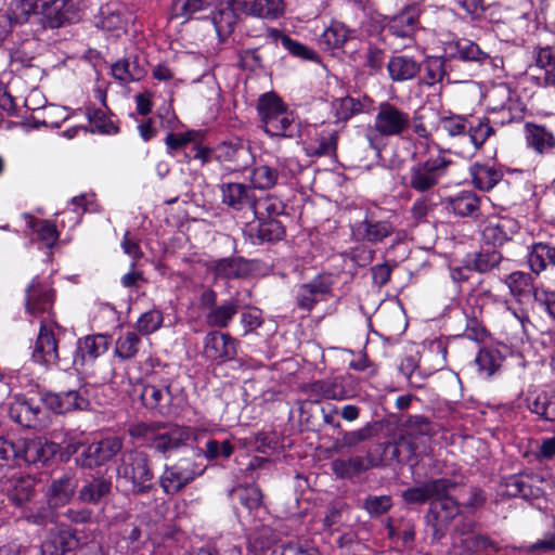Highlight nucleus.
Wrapping results in <instances>:
<instances>
[{
  "label": "nucleus",
  "mask_w": 555,
  "mask_h": 555,
  "mask_svg": "<svg viewBox=\"0 0 555 555\" xmlns=\"http://www.w3.org/2000/svg\"><path fill=\"white\" fill-rule=\"evenodd\" d=\"M545 482L541 474H516L508 476L502 483V493L509 498L534 501L544 498L545 491L540 487Z\"/></svg>",
  "instance_id": "nucleus-11"
},
{
  "label": "nucleus",
  "mask_w": 555,
  "mask_h": 555,
  "mask_svg": "<svg viewBox=\"0 0 555 555\" xmlns=\"http://www.w3.org/2000/svg\"><path fill=\"white\" fill-rule=\"evenodd\" d=\"M449 208L460 217L477 218L480 215V198L468 190H464L448 198Z\"/></svg>",
  "instance_id": "nucleus-35"
},
{
  "label": "nucleus",
  "mask_w": 555,
  "mask_h": 555,
  "mask_svg": "<svg viewBox=\"0 0 555 555\" xmlns=\"http://www.w3.org/2000/svg\"><path fill=\"white\" fill-rule=\"evenodd\" d=\"M34 485L30 477L13 476L8 480L5 487L9 500L15 505L28 502L34 495Z\"/></svg>",
  "instance_id": "nucleus-41"
},
{
  "label": "nucleus",
  "mask_w": 555,
  "mask_h": 555,
  "mask_svg": "<svg viewBox=\"0 0 555 555\" xmlns=\"http://www.w3.org/2000/svg\"><path fill=\"white\" fill-rule=\"evenodd\" d=\"M75 15L72 0H50L42 4L40 15H29V20L42 24L43 28L53 29L72 23Z\"/></svg>",
  "instance_id": "nucleus-17"
},
{
  "label": "nucleus",
  "mask_w": 555,
  "mask_h": 555,
  "mask_svg": "<svg viewBox=\"0 0 555 555\" xmlns=\"http://www.w3.org/2000/svg\"><path fill=\"white\" fill-rule=\"evenodd\" d=\"M525 133L528 146L532 147L540 154L545 153L555 146V137L553 132L547 130L544 126L526 122Z\"/></svg>",
  "instance_id": "nucleus-38"
},
{
  "label": "nucleus",
  "mask_w": 555,
  "mask_h": 555,
  "mask_svg": "<svg viewBox=\"0 0 555 555\" xmlns=\"http://www.w3.org/2000/svg\"><path fill=\"white\" fill-rule=\"evenodd\" d=\"M270 555H319V551L308 543L292 541L283 544L281 551H272Z\"/></svg>",
  "instance_id": "nucleus-64"
},
{
  "label": "nucleus",
  "mask_w": 555,
  "mask_h": 555,
  "mask_svg": "<svg viewBox=\"0 0 555 555\" xmlns=\"http://www.w3.org/2000/svg\"><path fill=\"white\" fill-rule=\"evenodd\" d=\"M141 338L134 332L121 333L116 343L114 353L122 361L134 358L139 351Z\"/></svg>",
  "instance_id": "nucleus-50"
},
{
  "label": "nucleus",
  "mask_w": 555,
  "mask_h": 555,
  "mask_svg": "<svg viewBox=\"0 0 555 555\" xmlns=\"http://www.w3.org/2000/svg\"><path fill=\"white\" fill-rule=\"evenodd\" d=\"M392 506L390 495H367L363 500L362 507L371 517H378L386 514Z\"/></svg>",
  "instance_id": "nucleus-60"
},
{
  "label": "nucleus",
  "mask_w": 555,
  "mask_h": 555,
  "mask_svg": "<svg viewBox=\"0 0 555 555\" xmlns=\"http://www.w3.org/2000/svg\"><path fill=\"white\" fill-rule=\"evenodd\" d=\"M112 488L111 476L99 473L90 475L78 491V500L85 504L96 505L109 496Z\"/></svg>",
  "instance_id": "nucleus-25"
},
{
  "label": "nucleus",
  "mask_w": 555,
  "mask_h": 555,
  "mask_svg": "<svg viewBox=\"0 0 555 555\" xmlns=\"http://www.w3.org/2000/svg\"><path fill=\"white\" fill-rule=\"evenodd\" d=\"M528 263L535 274L544 271L550 264L554 266L555 247L545 243L534 244L528 254Z\"/></svg>",
  "instance_id": "nucleus-45"
},
{
  "label": "nucleus",
  "mask_w": 555,
  "mask_h": 555,
  "mask_svg": "<svg viewBox=\"0 0 555 555\" xmlns=\"http://www.w3.org/2000/svg\"><path fill=\"white\" fill-rule=\"evenodd\" d=\"M279 171L270 166L260 165L253 169L250 181L253 185L260 190H269L278 183Z\"/></svg>",
  "instance_id": "nucleus-51"
},
{
  "label": "nucleus",
  "mask_w": 555,
  "mask_h": 555,
  "mask_svg": "<svg viewBox=\"0 0 555 555\" xmlns=\"http://www.w3.org/2000/svg\"><path fill=\"white\" fill-rule=\"evenodd\" d=\"M18 466L22 464H46L57 452V444L46 439H20Z\"/></svg>",
  "instance_id": "nucleus-23"
},
{
  "label": "nucleus",
  "mask_w": 555,
  "mask_h": 555,
  "mask_svg": "<svg viewBox=\"0 0 555 555\" xmlns=\"http://www.w3.org/2000/svg\"><path fill=\"white\" fill-rule=\"evenodd\" d=\"M459 482L453 478L441 477L429 479L420 486L410 487L401 492L402 501L408 505L431 504L441 498L449 488H456Z\"/></svg>",
  "instance_id": "nucleus-13"
},
{
  "label": "nucleus",
  "mask_w": 555,
  "mask_h": 555,
  "mask_svg": "<svg viewBox=\"0 0 555 555\" xmlns=\"http://www.w3.org/2000/svg\"><path fill=\"white\" fill-rule=\"evenodd\" d=\"M470 119L462 115L440 117V126L450 137H465L468 133L467 126Z\"/></svg>",
  "instance_id": "nucleus-53"
},
{
  "label": "nucleus",
  "mask_w": 555,
  "mask_h": 555,
  "mask_svg": "<svg viewBox=\"0 0 555 555\" xmlns=\"http://www.w3.org/2000/svg\"><path fill=\"white\" fill-rule=\"evenodd\" d=\"M411 129L408 112L389 102H382L376 108L373 125L367 127L365 138L370 147L380 152L389 138H404Z\"/></svg>",
  "instance_id": "nucleus-1"
},
{
  "label": "nucleus",
  "mask_w": 555,
  "mask_h": 555,
  "mask_svg": "<svg viewBox=\"0 0 555 555\" xmlns=\"http://www.w3.org/2000/svg\"><path fill=\"white\" fill-rule=\"evenodd\" d=\"M422 64L410 55H392L387 63L389 78L393 82H403L414 79L421 72Z\"/></svg>",
  "instance_id": "nucleus-29"
},
{
  "label": "nucleus",
  "mask_w": 555,
  "mask_h": 555,
  "mask_svg": "<svg viewBox=\"0 0 555 555\" xmlns=\"http://www.w3.org/2000/svg\"><path fill=\"white\" fill-rule=\"evenodd\" d=\"M455 61L453 54L451 57H448L447 53L443 56H427L423 63L424 76L422 82L427 86H434L441 82L444 78L449 83L469 81L474 74L455 70Z\"/></svg>",
  "instance_id": "nucleus-9"
},
{
  "label": "nucleus",
  "mask_w": 555,
  "mask_h": 555,
  "mask_svg": "<svg viewBox=\"0 0 555 555\" xmlns=\"http://www.w3.org/2000/svg\"><path fill=\"white\" fill-rule=\"evenodd\" d=\"M519 222L508 216H493L487 219L481 230L482 240L486 244L502 246L512 240L519 230Z\"/></svg>",
  "instance_id": "nucleus-19"
},
{
  "label": "nucleus",
  "mask_w": 555,
  "mask_h": 555,
  "mask_svg": "<svg viewBox=\"0 0 555 555\" xmlns=\"http://www.w3.org/2000/svg\"><path fill=\"white\" fill-rule=\"evenodd\" d=\"M234 451V446L230 439L219 441L217 439H209L205 443L204 455L208 461L218 459H229Z\"/></svg>",
  "instance_id": "nucleus-52"
},
{
  "label": "nucleus",
  "mask_w": 555,
  "mask_h": 555,
  "mask_svg": "<svg viewBox=\"0 0 555 555\" xmlns=\"http://www.w3.org/2000/svg\"><path fill=\"white\" fill-rule=\"evenodd\" d=\"M240 309L238 300L231 298L208 311L205 315V322L210 327L225 328L233 321Z\"/></svg>",
  "instance_id": "nucleus-37"
},
{
  "label": "nucleus",
  "mask_w": 555,
  "mask_h": 555,
  "mask_svg": "<svg viewBox=\"0 0 555 555\" xmlns=\"http://www.w3.org/2000/svg\"><path fill=\"white\" fill-rule=\"evenodd\" d=\"M474 522H468L463 526V529L457 528L462 538L460 546L467 553H477L487 548H495V543L485 534H475L472 532Z\"/></svg>",
  "instance_id": "nucleus-44"
},
{
  "label": "nucleus",
  "mask_w": 555,
  "mask_h": 555,
  "mask_svg": "<svg viewBox=\"0 0 555 555\" xmlns=\"http://www.w3.org/2000/svg\"><path fill=\"white\" fill-rule=\"evenodd\" d=\"M240 343L230 334L220 331H210L203 340L204 357L217 364L235 359Z\"/></svg>",
  "instance_id": "nucleus-12"
},
{
  "label": "nucleus",
  "mask_w": 555,
  "mask_h": 555,
  "mask_svg": "<svg viewBox=\"0 0 555 555\" xmlns=\"http://www.w3.org/2000/svg\"><path fill=\"white\" fill-rule=\"evenodd\" d=\"M77 480L72 474H64L53 479L48 488V503L54 507H61L69 503L75 490Z\"/></svg>",
  "instance_id": "nucleus-30"
},
{
  "label": "nucleus",
  "mask_w": 555,
  "mask_h": 555,
  "mask_svg": "<svg viewBox=\"0 0 555 555\" xmlns=\"http://www.w3.org/2000/svg\"><path fill=\"white\" fill-rule=\"evenodd\" d=\"M242 10L244 13L251 16L275 20L283 14V1L243 0Z\"/></svg>",
  "instance_id": "nucleus-39"
},
{
  "label": "nucleus",
  "mask_w": 555,
  "mask_h": 555,
  "mask_svg": "<svg viewBox=\"0 0 555 555\" xmlns=\"http://www.w3.org/2000/svg\"><path fill=\"white\" fill-rule=\"evenodd\" d=\"M234 492L241 504L249 511L256 509L261 505L262 493L255 485L238 487Z\"/></svg>",
  "instance_id": "nucleus-57"
},
{
  "label": "nucleus",
  "mask_w": 555,
  "mask_h": 555,
  "mask_svg": "<svg viewBox=\"0 0 555 555\" xmlns=\"http://www.w3.org/2000/svg\"><path fill=\"white\" fill-rule=\"evenodd\" d=\"M258 115L263 130L271 137L293 138L297 132V124L292 112L273 92L262 94L257 104Z\"/></svg>",
  "instance_id": "nucleus-5"
},
{
  "label": "nucleus",
  "mask_w": 555,
  "mask_h": 555,
  "mask_svg": "<svg viewBox=\"0 0 555 555\" xmlns=\"http://www.w3.org/2000/svg\"><path fill=\"white\" fill-rule=\"evenodd\" d=\"M208 270L215 280L246 278L250 272L249 262L242 257H227L210 261Z\"/></svg>",
  "instance_id": "nucleus-27"
},
{
  "label": "nucleus",
  "mask_w": 555,
  "mask_h": 555,
  "mask_svg": "<svg viewBox=\"0 0 555 555\" xmlns=\"http://www.w3.org/2000/svg\"><path fill=\"white\" fill-rule=\"evenodd\" d=\"M117 477L130 483L134 495H142L155 490L154 473L150 456L140 450L122 452L117 467Z\"/></svg>",
  "instance_id": "nucleus-4"
},
{
  "label": "nucleus",
  "mask_w": 555,
  "mask_h": 555,
  "mask_svg": "<svg viewBox=\"0 0 555 555\" xmlns=\"http://www.w3.org/2000/svg\"><path fill=\"white\" fill-rule=\"evenodd\" d=\"M220 157L233 164L235 170L245 169L251 159L250 151L242 143H223L220 147Z\"/></svg>",
  "instance_id": "nucleus-47"
},
{
  "label": "nucleus",
  "mask_w": 555,
  "mask_h": 555,
  "mask_svg": "<svg viewBox=\"0 0 555 555\" xmlns=\"http://www.w3.org/2000/svg\"><path fill=\"white\" fill-rule=\"evenodd\" d=\"M129 435L142 440L155 452L167 455L186 444L191 438V429L176 424L139 423L129 428Z\"/></svg>",
  "instance_id": "nucleus-2"
},
{
  "label": "nucleus",
  "mask_w": 555,
  "mask_h": 555,
  "mask_svg": "<svg viewBox=\"0 0 555 555\" xmlns=\"http://www.w3.org/2000/svg\"><path fill=\"white\" fill-rule=\"evenodd\" d=\"M444 53L448 57L453 54V59L456 60L455 70L460 72H463V63L469 62L482 65L490 60V55L482 51L476 42L465 38L446 43Z\"/></svg>",
  "instance_id": "nucleus-20"
},
{
  "label": "nucleus",
  "mask_w": 555,
  "mask_h": 555,
  "mask_svg": "<svg viewBox=\"0 0 555 555\" xmlns=\"http://www.w3.org/2000/svg\"><path fill=\"white\" fill-rule=\"evenodd\" d=\"M338 135L336 131L321 130L305 142V152L309 157L335 156Z\"/></svg>",
  "instance_id": "nucleus-32"
},
{
  "label": "nucleus",
  "mask_w": 555,
  "mask_h": 555,
  "mask_svg": "<svg viewBox=\"0 0 555 555\" xmlns=\"http://www.w3.org/2000/svg\"><path fill=\"white\" fill-rule=\"evenodd\" d=\"M467 129V135L475 150H479L490 137L495 134V129L487 117L470 119Z\"/></svg>",
  "instance_id": "nucleus-49"
},
{
  "label": "nucleus",
  "mask_w": 555,
  "mask_h": 555,
  "mask_svg": "<svg viewBox=\"0 0 555 555\" xmlns=\"http://www.w3.org/2000/svg\"><path fill=\"white\" fill-rule=\"evenodd\" d=\"M474 185L481 191H489L503 178L501 170L487 164H474L470 169Z\"/></svg>",
  "instance_id": "nucleus-40"
},
{
  "label": "nucleus",
  "mask_w": 555,
  "mask_h": 555,
  "mask_svg": "<svg viewBox=\"0 0 555 555\" xmlns=\"http://www.w3.org/2000/svg\"><path fill=\"white\" fill-rule=\"evenodd\" d=\"M492 111L496 114L493 119L494 125L504 126L513 121H519L522 119V109L513 101H508V104H503L501 107H493Z\"/></svg>",
  "instance_id": "nucleus-59"
},
{
  "label": "nucleus",
  "mask_w": 555,
  "mask_h": 555,
  "mask_svg": "<svg viewBox=\"0 0 555 555\" xmlns=\"http://www.w3.org/2000/svg\"><path fill=\"white\" fill-rule=\"evenodd\" d=\"M54 302V292L49 284L33 279L26 288V311L37 318L42 313H50Z\"/></svg>",
  "instance_id": "nucleus-22"
},
{
  "label": "nucleus",
  "mask_w": 555,
  "mask_h": 555,
  "mask_svg": "<svg viewBox=\"0 0 555 555\" xmlns=\"http://www.w3.org/2000/svg\"><path fill=\"white\" fill-rule=\"evenodd\" d=\"M503 361V356L498 348L483 347L479 350L475 358V365L481 377H491L500 367Z\"/></svg>",
  "instance_id": "nucleus-42"
},
{
  "label": "nucleus",
  "mask_w": 555,
  "mask_h": 555,
  "mask_svg": "<svg viewBox=\"0 0 555 555\" xmlns=\"http://www.w3.org/2000/svg\"><path fill=\"white\" fill-rule=\"evenodd\" d=\"M284 208L283 202L272 195L261 198L254 197L251 205L253 214L258 220L275 218L284 211Z\"/></svg>",
  "instance_id": "nucleus-48"
},
{
  "label": "nucleus",
  "mask_w": 555,
  "mask_h": 555,
  "mask_svg": "<svg viewBox=\"0 0 555 555\" xmlns=\"http://www.w3.org/2000/svg\"><path fill=\"white\" fill-rule=\"evenodd\" d=\"M222 195V203L227 206L242 210L244 208H250L254 203L253 190L243 183L229 182L220 185Z\"/></svg>",
  "instance_id": "nucleus-31"
},
{
  "label": "nucleus",
  "mask_w": 555,
  "mask_h": 555,
  "mask_svg": "<svg viewBox=\"0 0 555 555\" xmlns=\"http://www.w3.org/2000/svg\"><path fill=\"white\" fill-rule=\"evenodd\" d=\"M333 280L328 274H319L310 282L298 285L295 292L297 307L311 311L324 296L331 294Z\"/></svg>",
  "instance_id": "nucleus-16"
},
{
  "label": "nucleus",
  "mask_w": 555,
  "mask_h": 555,
  "mask_svg": "<svg viewBox=\"0 0 555 555\" xmlns=\"http://www.w3.org/2000/svg\"><path fill=\"white\" fill-rule=\"evenodd\" d=\"M30 227L47 247L53 246L59 238L56 227L48 220L33 219Z\"/></svg>",
  "instance_id": "nucleus-58"
},
{
  "label": "nucleus",
  "mask_w": 555,
  "mask_h": 555,
  "mask_svg": "<svg viewBox=\"0 0 555 555\" xmlns=\"http://www.w3.org/2000/svg\"><path fill=\"white\" fill-rule=\"evenodd\" d=\"M20 448V439L12 440L0 437V465L9 467L18 466Z\"/></svg>",
  "instance_id": "nucleus-54"
},
{
  "label": "nucleus",
  "mask_w": 555,
  "mask_h": 555,
  "mask_svg": "<svg viewBox=\"0 0 555 555\" xmlns=\"http://www.w3.org/2000/svg\"><path fill=\"white\" fill-rule=\"evenodd\" d=\"M336 117L338 120H348L352 116L363 112V105L359 100L346 96L335 103Z\"/></svg>",
  "instance_id": "nucleus-62"
},
{
  "label": "nucleus",
  "mask_w": 555,
  "mask_h": 555,
  "mask_svg": "<svg viewBox=\"0 0 555 555\" xmlns=\"http://www.w3.org/2000/svg\"><path fill=\"white\" fill-rule=\"evenodd\" d=\"M79 544L77 532L69 526L60 522L50 528L41 544V555H65Z\"/></svg>",
  "instance_id": "nucleus-18"
},
{
  "label": "nucleus",
  "mask_w": 555,
  "mask_h": 555,
  "mask_svg": "<svg viewBox=\"0 0 555 555\" xmlns=\"http://www.w3.org/2000/svg\"><path fill=\"white\" fill-rule=\"evenodd\" d=\"M508 263L509 260L505 259L498 250H481L475 254L474 259L472 260L474 270L480 273H487L494 269L507 270L506 266Z\"/></svg>",
  "instance_id": "nucleus-46"
},
{
  "label": "nucleus",
  "mask_w": 555,
  "mask_h": 555,
  "mask_svg": "<svg viewBox=\"0 0 555 555\" xmlns=\"http://www.w3.org/2000/svg\"><path fill=\"white\" fill-rule=\"evenodd\" d=\"M212 0H172V14L176 17L189 18L192 14L204 10Z\"/></svg>",
  "instance_id": "nucleus-55"
},
{
  "label": "nucleus",
  "mask_w": 555,
  "mask_h": 555,
  "mask_svg": "<svg viewBox=\"0 0 555 555\" xmlns=\"http://www.w3.org/2000/svg\"><path fill=\"white\" fill-rule=\"evenodd\" d=\"M422 196L417 197L411 207V216L417 221H425L430 212L434 211L436 203L433 193H421Z\"/></svg>",
  "instance_id": "nucleus-61"
},
{
  "label": "nucleus",
  "mask_w": 555,
  "mask_h": 555,
  "mask_svg": "<svg viewBox=\"0 0 555 555\" xmlns=\"http://www.w3.org/2000/svg\"><path fill=\"white\" fill-rule=\"evenodd\" d=\"M249 237L254 244L272 243L285 235L284 227L275 218L259 220L256 227H249Z\"/></svg>",
  "instance_id": "nucleus-36"
},
{
  "label": "nucleus",
  "mask_w": 555,
  "mask_h": 555,
  "mask_svg": "<svg viewBox=\"0 0 555 555\" xmlns=\"http://www.w3.org/2000/svg\"><path fill=\"white\" fill-rule=\"evenodd\" d=\"M453 165V160L444 152L439 151L436 155L411 165L402 176L401 182L416 193H433Z\"/></svg>",
  "instance_id": "nucleus-3"
},
{
  "label": "nucleus",
  "mask_w": 555,
  "mask_h": 555,
  "mask_svg": "<svg viewBox=\"0 0 555 555\" xmlns=\"http://www.w3.org/2000/svg\"><path fill=\"white\" fill-rule=\"evenodd\" d=\"M418 10L409 5L390 17L386 28L390 35L397 38L411 40L418 28Z\"/></svg>",
  "instance_id": "nucleus-26"
},
{
  "label": "nucleus",
  "mask_w": 555,
  "mask_h": 555,
  "mask_svg": "<svg viewBox=\"0 0 555 555\" xmlns=\"http://www.w3.org/2000/svg\"><path fill=\"white\" fill-rule=\"evenodd\" d=\"M39 413L40 408L38 405H33V403L27 400L18 402L11 409V414L15 417V421L27 427L31 426L30 423L37 420Z\"/></svg>",
  "instance_id": "nucleus-56"
},
{
  "label": "nucleus",
  "mask_w": 555,
  "mask_h": 555,
  "mask_svg": "<svg viewBox=\"0 0 555 555\" xmlns=\"http://www.w3.org/2000/svg\"><path fill=\"white\" fill-rule=\"evenodd\" d=\"M269 35L270 38H272L275 42H280L281 46L293 56L305 61H318V54L314 50L308 48L297 40L292 39L288 35L283 34L281 30L272 28Z\"/></svg>",
  "instance_id": "nucleus-43"
},
{
  "label": "nucleus",
  "mask_w": 555,
  "mask_h": 555,
  "mask_svg": "<svg viewBox=\"0 0 555 555\" xmlns=\"http://www.w3.org/2000/svg\"><path fill=\"white\" fill-rule=\"evenodd\" d=\"M204 473L189 459H181L172 465H166L159 477V486L166 494L173 495L179 493L190 485L197 476Z\"/></svg>",
  "instance_id": "nucleus-10"
},
{
  "label": "nucleus",
  "mask_w": 555,
  "mask_h": 555,
  "mask_svg": "<svg viewBox=\"0 0 555 555\" xmlns=\"http://www.w3.org/2000/svg\"><path fill=\"white\" fill-rule=\"evenodd\" d=\"M393 230L391 222L387 220L366 217L364 220L351 225V235L358 242L377 244L390 236Z\"/></svg>",
  "instance_id": "nucleus-24"
},
{
  "label": "nucleus",
  "mask_w": 555,
  "mask_h": 555,
  "mask_svg": "<svg viewBox=\"0 0 555 555\" xmlns=\"http://www.w3.org/2000/svg\"><path fill=\"white\" fill-rule=\"evenodd\" d=\"M377 461L371 454H367L365 456L357 455L349 459H336L331 465L336 477L341 479H351L354 476L377 466Z\"/></svg>",
  "instance_id": "nucleus-28"
},
{
  "label": "nucleus",
  "mask_w": 555,
  "mask_h": 555,
  "mask_svg": "<svg viewBox=\"0 0 555 555\" xmlns=\"http://www.w3.org/2000/svg\"><path fill=\"white\" fill-rule=\"evenodd\" d=\"M109 340V336L104 334L87 335L79 338L76 344L73 364L82 367L86 364L93 363L107 351Z\"/></svg>",
  "instance_id": "nucleus-21"
},
{
  "label": "nucleus",
  "mask_w": 555,
  "mask_h": 555,
  "mask_svg": "<svg viewBox=\"0 0 555 555\" xmlns=\"http://www.w3.org/2000/svg\"><path fill=\"white\" fill-rule=\"evenodd\" d=\"M55 330L60 331V326L57 324L41 322L31 354V358L36 363L44 366H52L60 362L61 357L59 353V340Z\"/></svg>",
  "instance_id": "nucleus-14"
},
{
  "label": "nucleus",
  "mask_w": 555,
  "mask_h": 555,
  "mask_svg": "<svg viewBox=\"0 0 555 555\" xmlns=\"http://www.w3.org/2000/svg\"><path fill=\"white\" fill-rule=\"evenodd\" d=\"M122 448L118 437H108L88 444L76 457V463L82 468L92 469L113 459Z\"/></svg>",
  "instance_id": "nucleus-15"
},
{
  "label": "nucleus",
  "mask_w": 555,
  "mask_h": 555,
  "mask_svg": "<svg viewBox=\"0 0 555 555\" xmlns=\"http://www.w3.org/2000/svg\"><path fill=\"white\" fill-rule=\"evenodd\" d=\"M530 275L520 271L512 272L504 280L511 294L515 297H520L530 288Z\"/></svg>",
  "instance_id": "nucleus-63"
},
{
  "label": "nucleus",
  "mask_w": 555,
  "mask_h": 555,
  "mask_svg": "<svg viewBox=\"0 0 555 555\" xmlns=\"http://www.w3.org/2000/svg\"><path fill=\"white\" fill-rule=\"evenodd\" d=\"M528 410L541 420L555 423V390H542L527 397Z\"/></svg>",
  "instance_id": "nucleus-34"
},
{
  "label": "nucleus",
  "mask_w": 555,
  "mask_h": 555,
  "mask_svg": "<svg viewBox=\"0 0 555 555\" xmlns=\"http://www.w3.org/2000/svg\"><path fill=\"white\" fill-rule=\"evenodd\" d=\"M111 70L113 77L121 85L139 81L146 75V70L138 56L118 60L112 65Z\"/></svg>",
  "instance_id": "nucleus-33"
},
{
  "label": "nucleus",
  "mask_w": 555,
  "mask_h": 555,
  "mask_svg": "<svg viewBox=\"0 0 555 555\" xmlns=\"http://www.w3.org/2000/svg\"><path fill=\"white\" fill-rule=\"evenodd\" d=\"M302 391L313 403H319L322 400L343 401L356 397L358 386L356 378L346 374L306 384Z\"/></svg>",
  "instance_id": "nucleus-6"
},
{
  "label": "nucleus",
  "mask_w": 555,
  "mask_h": 555,
  "mask_svg": "<svg viewBox=\"0 0 555 555\" xmlns=\"http://www.w3.org/2000/svg\"><path fill=\"white\" fill-rule=\"evenodd\" d=\"M133 396L137 397L142 405L153 414L160 416H170L176 413L172 404V393L170 382L168 379L159 383H140L133 387Z\"/></svg>",
  "instance_id": "nucleus-7"
},
{
  "label": "nucleus",
  "mask_w": 555,
  "mask_h": 555,
  "mask_svg": "<svg viewBox=\"0 0 555 555\" xmlns=\"http://www.w3.org/2000/svg\"><path fill=\"white\" fill-rule=\"evenodd\" d=\"M455 488H449L441 498H436L425 515L426 526L431 530L434 541L441 540L453 519L460 514V504L451 496Z\"/></svg>",
  "instance_id": "nucleus-8"
}]
</instances>
